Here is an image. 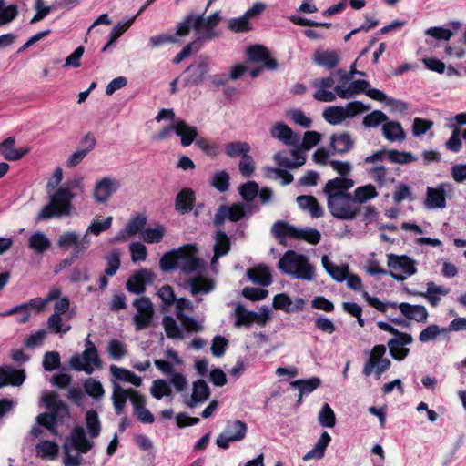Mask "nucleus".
<instances>
[{
    "label": "nucleus",
    "mask_w": 466,
    "mask_h": 466,
    "mask_svg": "<svg viewBox=\"0 0 466 466\" xmlns=\"http://www.w3.org/2000/svg\"><path fill=\"white\" fill-rule=\"evenodd\" d=\"M86 190L83 176H76L59 187L49 198V202L44 206L38 215L37 220H48L52 218L69 216L72 212V200L77 194H84Z\"/></svg>",
    "instance_id": "obj_1"
},
{
    "label": "nucleus",
    "mask_w": 466,
    "mask_h": 466,
    "mask_svg": "<svg viewBox=\"0 0 466 466\" xmlns=\"http://www.w3.org/2000/svg\"><path fill=\"white\" fill-rule=\"evenodd\" d=\"M353 179L350 177H336L329 180L323 193L327 197V206L330 214L340 219H351L360 211L350 194L347 191L354 187Z\"/></svg>",
    "instance_id": "obj_2"
},
{
    "label": "nucleus",
    "mask_w": 466,
    "mask_h": 466,
    "mask_svg": "<svg viewBox=\"0 0 466 466\" xmlns=\"http://www.w3.org/2000/svg\"><path fill=\"white\" fill-rule=\"evenodd\" d=\"M219 12L204 17L202 15H196L189 14L181 21L177 26L176 35L177 36H186L188 35L190 28H193L197 35L198 44L201 46V42L205 40H211L217 36L215 27L220 22Z\"/></svg>",
    "instance_id": "obj_3"
},
{
    "label": "nucleus",
    "mask_w": 466,
    "mask_h": 466,
    "mask_svg": "<svg viewBox=\"0 0 466 466\" xmlns=\"http://www.w3.org/2000/svg\"><path fill=\"white\" fill-rule=\"evenodd\" d=\"M279 269L286 275L298 279L312 281L316 278V268L305 255L288 250L278 264Z\"/></svg>",
    "instance_id": "obj_4"
},
{
    "label": "nucleus",
    "mask_w": 466,
    "mask_h": 466,
    "mask_svg": "<svg viewBox=\"0 0 466 466\" xmlns=\"http://www.w3.org/2000/svg\"><path fill=\"white\" fill-rule=\"evenodd\" d=\"M41 400L45 403L49 413H41L36 417L37 424L46 427L56 435V425L69 418V410L66 403L59 400L55 392H46Z\"/></svg>",
    "instance_id": "obj_5"
},
{
    "label": "nucleus",
    "mask_w": 466,
    "mask_h": 466,
    "mask_svg": "<svg viewBox=\"0 0 466 466\" xmlns=\"http://www.w3.org/2000/svg\"><path fill=\"white\" fill-rule=\"evenodd\" d=\"M271 231L277 238L289 237L296 239H304L312 245L318 244L321 238L320 232L316 228H298L281 220L273 224Z\"/></svg>",
    "instance_id": "obj_6"
},
{
    "label": "nucleus",
    "mask_w": 466,
    "mask_h": 466,
    "mask_svg": "<svg viewBox=\"0 0 466 466\" xmlns=\"http://www.w3.org/2000/svg\"><path fill=\"white\" fill-rule=\"evenodd\" d=\"M385 354L386 347L384 345H376L370 351H366L367 359L363 366V374L370 376L374 373L379 379L390 366V361L385 357Z\"/></svg>",
    "instance_id": "obj_7"
},
{
    "label": "nucleus",
    "mask_w": 466,
    "mask_h": 466,
    "mask_svg": "<svg viewBox=\"0 0 466 466\" xmlns=\"http://www.w3.org/2000/svg\"><path fill=\"white\" fill-rule=\"evenodd\" d=\"M136 312L132 318L136 330L148 329L153 321L155 313L154 306L150 299L146 297H140L133 301Z\"/></svg>",
    "instance_id": "obj_8"
},
{
    "label": "nucleus",
    "mask_w": 466,
    "mask_h": 466,
    "mask_svg": "<svg viewBox=\"0 0 466 466\" xmlns=\"http://www.w3.org/2000/svg\"><path fill=\"white\" fill-rule=\"evenodd\" d=\"M90 238L83 235L82 237L76 231H66L62 233L57 239V246L60 248H73L72 257L76 258L84 254L90 247Z\"/></svg>",
    "instance_id": "obj_9"
},
{
    "label": "nucleus",
    "mask_w": 466,
    "mask_h": 466,
    "mask_svg": "<svg viewBox=\"0 0 466 466\" xmlns=\"http://www.w3.org/2000/svg\"><path fill=\"white\" fill-rule=\"evenodd\" d=\"M71 369L92 374L96 370L102 368V360L98 351L84 350L82 354H74L69 360Z\"/></svg>",
    "instance_id": "obj_10"
},
{
    "label": "nucleus",
    "mask_w": 466,
    "mask_h": 466,
    "mask_svg": "<svg viewBox=\"0 0 466 466\" xmlns=\"http://www.w3.org/2000/svg\"><path fill=\"white\" fill-rule=\"evenodd\" d=\"M378 327L385 331L394 334V338L388 342V347L393 358L402 360L407 355L408 335L406 333L399 332L390 324L380 321Z\"/></svg>",
    "instance_id": "obj_11"
},
{
    "label": "nucleus",
    "mask_w": 466,
    "mask_h": 466,
    "mask_svg": "<svg viewBox=\"0 0 466 466\" xmlns=\"http://www.w3.org/2000/svg\"><path fill=\"white\" fill-rule=\"evenodd\" d=\"M119 187L120 182L117 179L103 177L95 182L92 197L96 203L106 204Z\"/></svg>",
    "instance_id": "obj_12"
},
{
    "label": "nucleus",
    "mask_w": 466,
    "mask_h": 466,
    "mask_svg": "<svg viewBox=\"0 0 466 466\" xmlns=\"http://www.w3.org/2000/svg\"><path fill=\"white\" fill-rule=\"evenodd\" d=\"M176 317L180 321L183 328L188 332H199L203 329V325L194 318L184 314V310L192 311L193 303L186 298H179L175 301Z\"/></svg>",
    "instance_id": "obj_13"
},
{
    "label": "nucleus",
    "mask_w": 466,
    "mask_h": 466,
    "mask_svg": "<svg viewBox=\"0 0 466 466\" xmlns=\"http://www.w3.org/2000/svg\"><path fill=\"white\" fill-rule=\"evenodd\" d=\"M311 86L315 89L313 93V98L319 102H333L338 96V93L335 89V79L333 76H329L326 77H320L315 79Z\"/></svg>",
    "instance_id": "obj_14"
},
{
    "label": "nucleus",
    "mask_w": 466,
    "mask_h": 466,
    "mask_svg": "<svg viewBox=\"0 0 466 466\" xmlns=\"http://www.w3.org/2000/svg\"><path fill=\"white\" fill-rule=\"evenodd\" d=\"M178 269L184 273H192L200 270L204 265L197 258V248L194 245H186L178 248Z\"/></svg>",
    "instance_id": "obj_15"
},
{
    "label": "nucleus",
    "mask_w": 466,
    "mask_h": 466,
    "mask_svg": "<svg viewBox=\"0 0 466 466\" xmlns=\"http://www.w3.org/2000/svg\"><path fill=\"white\" fill-rule=\"evenodd\" d=\"M210 70L209 60L207 56H199L198 60L186 69V86L201 85Z\"/></svg>",
    "instance_id": "obj_16"
},
{
    "label": "nucleus",
    "mask_w": 466,
    "mask_h": 466,
    "mask_svg": "<svg viewBox=\"0 0 466 466\" xmlns=\"http://www.w3.org/2000/svg\"><path fill=\"white\" fill-rule=\"evenodd\" d=\"M358 111L356 103H349L344 106H329L323 113V118L330 125H339L346 118L355 116Z\"/></svg>",
    "instance_id": "obj_17"
},
{
    "label": "nucleus",
    "mask_w": 466,
    "mask_h": 466,
    "mask_svg": "<svg viewBox=\"0 0 466 466\" xmlns=\"http://www.w3.org/2000/svg\"><path fill=\"white\" fill-rule=\"evenodd\" d=\"M246 208L247 206L242 203H237L231 206L221 205L215 214L214 224L220 226L224 223L226 218L233 222L240 220L246 215Z\"/></svg>",
    "instance_id": "obj_18"
},
{
    "label": "nucleus",
    "mask_w": 466,
    "mask_h": 466,
    "mask_svg": "<svg viewBox=\"0 0 466 466\" xmlns=\"http://www.w3.org/2000/svg\"><path fill=\"white\" fill-rule=\"evenodd\" d=\"M271 137L281 141L286 146H298L299 136L284 122H276L269 128Z\"/></svg>",
    "instance_id": "obj_19"
},
{
    "label": "nucleus",
    "mask_w": 466,
    "mask_h": 466,
    "mask_svg": "<svg viewBox=\"0 0 466 466\" xmlns=\"http://www.w3.org/2000/svg\"><path fill=\"white\" fill-rule=\"evenodd\" d=\"M64 445H68V449L74 448L79 453H87L94 443L87 440L85 431L82 427L76 426L73 429L70 436L66 438Z\"/></svg>",
    "instance_id": "obj_20"
},
{
    "label": "nucleus",
    "mask_w": 466,
    "mask_h": 466,
    "mask_svg": "<svg viewBox=\"0 0 466 466\" xmlns=\"http://www.w3.org/2000/svg\"><path fill=\"white\" fill-rule=\"evenodd\" d=\"M155 275L148 269L143 268L137 271L127 281V289L133 293L141 294L145 291L146 286L152 284Z\"/></svg>",
    "instance_id": "obj_21"
},
{
    "label": "nucleus",
    "mask_w": 466,
    "mask_h": 466,
    "mask_svg": "<svg viewBox=\"0 0 466 466\" xmlns=\"http://www.w3.org/2000/svg\"><path fill=\"white\" fill-rule=\"evenodd\" d=\"M131 403L133 405L134 414L137 420L145 424H151L155 420L154 415L146 407V397L139 392L131 393Z\"/></svg>",
    "instance_id": "obj_22"
},
{
    "label": "nucleus",
    "mask_w": 466,
    "mask_h": 466,
    "mask_svg": "<svg viewBox=\"0 0 466 466\" xmlns=\"http://www.w3.org/2000/svg\"><path fill=\"white\" fill-rule=\"evenodd\" d=\"M388 267L390 275L395 279L403 280L408 274V257L397 256L394 254L388 255Z\"/></svg>",
    "instance_id": "obj_23"
},
{
    "label": "nucleus",
    "mask_w": 466,
    "mask_h": 466,
    "mask_svg": "<svg viewBox=\"0 0 466 466\" xmlns=\"http://www.w3.org/2000/svg\"><path fill=\"white\" fill-rule=\"evenodd\" d=\"M15 138L9 137L0 143V154L8 161H17L30 151L28 147L15 148Z\"/></svg>",
    "instance_id": "obj_24"
},
{
    "label": "nucleus",
    "mask_w": 466,
    "mask_h": 466,
    "mask_svg": "<svg viewBox=\"0 0 466 466\" xmlns=\"http://www.w3.org/2000/svg\"><path fill=\"white\" fill-rule=\"evenodd\" d=\"M25 379V371L15 370L10 366L0 367V388L7 385L20 386Z\"/></svg>",
    "instance_id": "obj_25"
},
{
    "label": "nucleus",
    "mask_w": 466,
    "mask_h": 466,
    "mask_svg": "<svg viewBox=\"0 0 466 466\" xmlns=\"http://www.w3.org/2000/svg\"><path fill=\"white\" fill-rule=\"evenodd\" d=\"M321 264L326 272L337 282H343L350 271L348 264L337 265L333 263L328 255H323Z\"/></svg>",
    "instance_id": "obj_26"
},
{
    "label": "nucleus",
    "mask_w": 466,
    "mask_h": 466,
    "mask_svg": "<svg viewBox=\"0 0 466 466\" xmlns=\"http://www.w3.org/2000/svg\"><path fill=\"white\" fill-rule=\"evenodd\" d=\"M425 205L430 209L446 207V192L442 185L437 187H427Z\"/></svg>",
    "instance_id": "obj_27"
},
{
    "label": "nucleus",
    "mask_w": 466,
    "mask_h": 466,
    "mask_svg": "<svg viewBox=\"0 0 466 466\" xmlns=\"http://www.w3.org/2000/svg\"><path fill=\"white\" fill-rule=\"evenodd\" d=\"M146 224H147L146 217H144L142 215L136 216L135 218H133L127 223L125 229L122 232L118 233L115 237V240L116 241L126 240L127 236L131 237L137 233L141 234V231L144 230Z\"/></svg>",
    "instance_id": "obj_28"
},
{
    "label": "nucleus",
    "mask_w": 466,
    "mask_h": 466,
    "mask_svg": "<svg viewBox=\"0 0 466 466\" xmlns=\"http://www.w3.org/2000/svg\"><path fill=\"white\" fill-rule=\"evenodd\" d=\"M370 86V83L366 80H356L351 82L348 86H337L335 89L339 97L349 99L359 92H364L366 94Z\"/></svg>",
    "instance_id": "obj_29"
},
{
    "label": "nucleus",
    "mask_w": 466,
    "mask_h": 466,
    "mask_svg": "<svg viewBox=\"0 0 466 466\" xmlns=\"http://www.w3.org/2000/svg\"><path fill=\"white\" fill-rule=\"evenodd\" d=\"M210 395L209 388L203 380H198L193 383V389L190 398L186 400L188 407H194L208 399Z\"/></svg>",
    "instance_id": "obj_30"
},
{
    "label": "nucleus",
    "mask_w": 466,
    "mask_h": 466,
    "mask_svg": "<svg viewBox=\"0 0 466 466\" xmlns=\"http://www.w3.org/2000/svg\"><path fill=\"white\" fill-rule=\"evenodd\" d=\"M190 294L197 297L199 294H208L215 288V283L212 279L204 277H195L187 281Z\"/></svg>",
    "instance_id": "obj_31"
},
{
    "label": "nucleus",
    "mask_w": 466,
    "mask_h": 466,
    "mask_svg": "<svg viewBox=\"0 0 466 466\" xmlns=\"http://www.w3.org/2000/svg\"><path fill=\"white\" fill-rule=\"evenodd\" d=\"M248 279L258 285L268 287L272 282V276L268 267L265 265H258L247 271Z\"/></svg>",
    "instance_id": "obj_32"
},
{
    "label": "nucleus",
    "mask_w": 466,
    "mask_h": 466,
    "mask_svg": "<svg viewBox=\"0 0 466 466\" xmlns=\"http://www.w3.org/2000/svg\"><path fill=\"white\" fill-rule=\"evenodd\" d=\"M137 392L133 389H124L119 384H114L112 400L116 414H121L125 409L127 400H131V393Z\"/></svg>",
    "instance_id": "obj_33"
},
{
    "label": "nucleus",
    "mask_w": 466,
    "mask_h": 466,
    "mask_svg": "<svg viewBox=\"0 0 466 466\" xmlns=\"http://www.w3.org/2000/svg\"><path fill=\"white\" fill-rule=\"evenodd\" d=\"M330 441V435L327 431L322 432L314 447L303 456V461H308L314 459H322Z\"/></svg>",
    "instance_id": "obj_34"
},
{
    "label": "nucleus",
    "mask_w": 466,
    "mask_h": 466,
    "mask_svg": "<svg viewBox=\"0 0 466 466\" xmlns=\"http://www.w3.org/2000/svg\"><path fill=\"white\" fill-rule=\"evenodd\" d=\"M296 200L299 208L308 211L312 218L323 216V208L314 197L303 195L299 196Z\"/></svg>",
    "instance_id": "obj_35"
},
{
    "label": "nucleus",
    "mask_w": 466,
    "mask_h": 466,
    "mask_svg": "<svg viewBox=\"0 0 466 466\" xmlns=\"http://www.w3.org/2000/svg\"><path fill=\"white\" fill-rule=\"evenodd\" d=\"M59 296V287L54 286L48 291L45 299L35 298L30 299L28 302L23 303L25 306V309H35L37 312H42L46 308L47 304L53 301Z\"/></svg>",
    "instance_id": "obj_36"
},
{
    "label": "nucleus",
    "mask_w": 466,
    "mask_h": 466,
    "mask_svg": "<svg viewBox=\"0 0 466 466\" xmlns=\"http://www.w3.org/2000/svg\"><path fill=\"white\" fill-rule=\"evenodd\" d=\"M59 445L52 441H41L35 445L37 457L44 460H56L59 454Z\"/></svg>",
    "instance_id": "obj_37"
},
{
    "label": "nucleus",
    "mask_w": 466,
    "mask_h": 466,
    "mask_svg": "<svg viewBox=\"0 0 466 466\" xmlns=\"http://www.w3.org/2000/svg\"><path fill=\"white\" fill-rule=\"evenodd\" d=\"M175 133L180 137L181 145L188 147L198 137L197 127L187 125L184 121H178L175 125Z\"/></svg>",
    "instance_id": "obj_38"
},
{
    "label": "nucleus",
    "mask_w": 466,
    "mask_h": 466,
    "mask_svg": "<svg viewBox=\"0 0 466 466\" xmlns=\"http://www.w3.org/2000/svg\"><path fill=\"white\" fill-rule=\"evenodd\" d=\"M330 146L334 152L344 154L350 150L353 140L349 133L341 132L330 137Z\"/></svg>",
    "instance_id": "obj_39"
},
{
    "label": "nucleus",
    "mask_w": 466,
    "mask_h": 466,
    "mask_svg": "<svg viewBox=\"0 0 466 466\" xmlns=\"http://www.w3.org/2000/svg\"><path fill=\"white\" fill-rule=\"evenodd\" d=\"M230 248V240L229 238L223 231H218L215 237V245H214V256L211 259V265L214 266L218 259L226 255Z\"/></svg>",
    "instance_id": "obj_40"
},
{
    "label": "nucleus",
    "mask_w": 466,
    "mask_h": 466,
    "mask_svg": "<svg viewBox=\"0 0 466 466\" xmlns=\"http://www.w3.org/2000/svg\"><path fill=\"white\" fill-rule=\"evenodd\" d=\"M195 194L190 188L182 189L176 198L175 208L179 213L185 214L193 208Z\"/></svg>",
    "instance_id": "obj_41"
},
{
    "label": "nucleus",
    "mask_w": 466,
    "mask_h": 466,
    "mask_svg": "<svg viewBox=\"0 0 466 466\" xmlns=\"http://www.w3.org/2000/svg\"><path fill=\"white\" fill-rule=\"evenodd\" d=\"M291 386L299 390L298 401L300 402L303 395H308L319 388L321 380L318 377H311L309 380H297L292 381Z\"/></svg>",
    "instance_id": "obj_42"
},
{
    "label": "nucleus",
    "mask_w": 466,
    "mask_h": 466,
    "mask_svg": "<svg viewBox=\"0 0 466 466\" xmlns=\"http://www.w3.org/2000/svg\"><path fill=\"white\" fill-rule=\"evenodd\" d=\"M247 431L248 427L245 422L239 420H235L228 421L223 432H225L232 441H239L246 437Z\"/></svg>",
    "instance_id": "obj_43"
},
{
    "label": "nucleus",
    "mask_w": 466,
    "mask_h": 466,
    "mask_svg": "<svg viewBox=\"0 0 466 466\" xmlns=\"http://www.w3.org/2000/svg\"><path fill=\"white\" fill-rule=\"evenodd\" d=\"M109 370L112 376L118 380L129 382L136 387H139L142 383V379L129 370L119 368L116 365H111Z\"/></svg>",
    "instance_id": "obj_44"
},
{
    "label": "nucleus",
    "mask_w": 466,
    "mask_h": 466,
    "mask_svg": "<svg viewBox=\"0 0 466 466\" xmlns=\"http://www.w3.org/2000/svg\"><path fill=\"white\" fill-rule=\"evenodd\" d=\"M368 173L371 179L380 187H386L394 182V178L382 165H376L372 167Z\"/></svg>",
    "instance_id": "obj_45"
},
{
    "label": "nucleus",
    "mask_w": 466,
    "mask_h": 466,
    "mask_svg": "<svg viewBox=\"0 0 466 466\" xmlns=\"http://www.w3.org/2000/svg\"><path fill=\"white\" fill-rule=\"evenodd\" d=\"M339 60V55L334 51H317L313 55V61L327 69L334 68Z\"/></svg>",
    "instance_id": "obj_46"
},
{
    "label": "nucleus",
    "mask_w": 466,
    "mask_h": 466,
    "mask_svg": "<svg viewBox=\"0 0 466 466\" xmlns=\"http://www.w3.org/2000/svg\"><path fill=\"white\" fill-rule=\"evenodd\" d=\"M162 325L167 338L171 339H183L185 338L183 329L173 317L168 315L164 316Z\"/></svg>",
    "instance_id": "obj_47"
},
{
    "label": "nucleus",
    "mask_w": 466,
    "mask_h": 466,
    "mask_svg": "<svg viewBox=\"0 0 466 466\" xmlns=\"http://www.w3.org/2000/svg\"><path fill=\"white\" fill-rule=\"evenodd\" d=\"M29 248L35 253H43L51 246V241L42 231L34 232L28 239Z\"/></svg>",
    "instance_id": "obj_48"
},
{
    "label": "nucleus",
    "mask_w": 466,
    "mask_h": 466,
    "mask_svg": "<svg viewBox=\"0 0 466 466\" xmlns=\"http://www.w3.org/2000/svg\"><path fill=\"white\" fill-rule=\"evenodd\" d=\"M255 311L248 310L241 304H237L235 308V327L249 326L256 323Z\"/></svg>",
    "instance_id": "obj_49"
},
{
    "label": "nucleus",
    "mask_w": 466,
    "mask_h": 466,
    "mask_svg": "<svg viewBox=\"0 0 466 466\" xmlns=\"http://www.w3.org/2000/svg\"><path fill=\"white\" fill-rule=\"evenodd\" d=\"M384 137L390 141L402 140L405 138V132L402 127L395 121L386 122L382 127Z\"/></svg>",
    "instance_id": "obj_50"
},
{
    "label": "nucleus",
    "mask_w": 466,
    "mask_h": 466,
    "mask_svg": "<svg viewBox=\"0 0 466 466\" xmlns=\"http://www.w3.org/2000/svg\"><path fill=\"white\" fill-rule=\"evenodd\" d=\"M113 217L108 216L104 220L93 219L85 231V236L89 238L90 235L99 236L102 232L106 231L112 226Z\"/></svg>",
    "instance_id": "obj_51"
},
{
    "label": "nucleus",
    "mask_w": 466,
    "mask_h": 466,
    "mask_svg": "<svg viewBox=\"0 0 466 466\" xmlns=\"http://www.w3.org/2000/svg\"><path fill=\"white\" fill-rule=\"evenodd\" d=\"M378 196L375 187L371 184L361 186L354 190L353 200L355 204H362Z\"/></svg>",
    "instance_id": "obj_52"
},
{
    "label": "nucleus",
    "mask_w": 466,
    "mask_h": 466,
    "mask_svg": "<svg viewBox=\"0 0 466 466\" xmlns=\"http://www.w3.org/2000/svg\"><path fill=\"white\" fill-rule=\"evenodd\" d=\"M166 232V228L162 225H156L155 227H150L145 228L141 231L140 238L146 243H159Z\"/></svg>",
    "instance_id": "obj_53"
},
{
    "label": "nucleus",
    "mask_w": 466,
    "mask_h": 466,
    "mask_svg": "<svg viewBox=\"0 0 466 466\" xmlns=\"http://www.w3.org/2000/svg\"><path fill=\"white\" fill-rule=\"evenodd\" d=\"M17 5H7L5 0H0V25L13 22L18 15Z\"/></svg>",
    "instance_id": "obj_54"
},
{
    "label": "nucleus",
    "mask_w": 466,
    "mask_h": 466,
    "mask_svg": "<svg viewBox=\"0 0 466 466\" xmlns=\"http://www.w3.org/2000/svg\"><path fill=\"white\" fill-rule=\"evenodd\" d=\"M250 145L244 141L229 142L225 146V152L228 157L247 156L250 151Z\"/></svg>",
    "instance_id": "obj_55"
},
{
    "label": "nucleus",
    "mask_w": 466,
    "mask_h": 466,
    "mask_svg": "<svg viewBox=\"0 0 466 466\" xmlns=\"http://www.w3.org/2000/svg\"><path fill=\"white\" fill-rule=\"evenodd\" d=\"M48 329L56 334H66L71 329V326L65 323L61 314L53 313L47 319Z\"/></svg>",
    "instance_id": "obj_56"
},
{
    "label": "nucleus",
    "mask_w": 466,
    "mask_h": 466,
    "mask_svg": "<svg viewBox=\"0 0 466 466\" xmlns=\"http://www.w3.org/2000/svg\"><path fill=\"white\" fill-rule=\"evenodd\" d=\"M319 423L325 428H333L336 424V415L332 408L325 403L318 415Z\"/></svg>",
    "instance_id": "obj_57"
},
{
    "label": "nucleus",
    "mask_w": 466,
    "mask_h": 466,
    "mask_svg": "<svg viewBox=\"0 0 466 466\" xmlns=\"http://www.w3.org/2000/svg\"><path fill=\"white\" fill-rule=\"evenodd\" d=\"M86 425L91 438H96L101 431L98 414L95 410H88L86 414Z\"/></svg>",
    "instance_id": "obj_58"
},
{
    "label": "nucleus",
    "mask_w": 466,
    "mask_h": 466,
    "mask_svg": "<svg viewBox=\"0 0 466 466\" xmlns=\"http://www.w3.org/2000/svg\"><path fill=\"white\" fill-rule=\"evenodd\" d=\"M33 8L35 14L30 19L31 24H35L45 19L53 10L44 0H34Z\"/></svg>",
    "instance_id": "obj_59"
},
{
    "label": "nucleus",
    "mask_w": 466,
    "mask_h": 466,
    "mask_svg": "<svg viewBox=\"0 0 466 466\" xmlns=\"http://www.w3.org/2000/svg\"><path fill=\"white\" fill-rule=\"evenodd\" d=\"M150 393L155 399L161 400L163 397H170L172 391L166 380H156L152 382Z\"/></svg>",
    "instance_id": "obj_60"
},
{
    "label": "nucleus",
    "mask_w": 466,
    "mask_h": 466,
    "mask_svg": "<svg viewBox=\"0 0 466 466\" xmlns=\"http://www.w3.org/2000/svg\"><path fill=\"white\" fill-rule=\"evenodd\" d=\"M178 249L166 253L159 261L160 268L164 272L178 269Z\"/></svg>",
    "instance_id": "obj_61"
},
{
    "label": "nucleus",
    "mask_w": 466,
    "mask_h": 466,
    "mask_svg": "<svg viewBox=\"0 0 466 466\" xmlns=\"http://www.w3.org/2000/svg\"><path fill=\"white\" fill-rule=\"evenodd\" d=\"M229 178V175L227 171H218L213 174L210 184L219 192H225L228 189Z\"/></svg>",
    "instance_id": "obj_62"
},
{
    "label": "nucleus",
    "mask_w": 466,
    "mask_h": 466,
    "mask_svg": "<svg viewBox=\"0 0 466 466\" xmlns=\"http://www.w3.org/2000/svg\"><path fill=\"white\" fill-rule=\"evenodd\" d=\"M106 267L105 268V274L106 276H114L120 267V254L116 249L111 250L106 256Z\"/></svg>",
    "instance_id": "obj_63"
},
{
    "label": "nucleus",
    "mask_w": 466,
    "mask_h": 466,
    "mask_svg": "<svg viewBox=\"0 0 466 466\" xmlns=\"http://www.w3.org/2000/svg\"><path fill=\"white\" fill-rule=\"evenodd\" d=\"M84 389L89 396L95 399H100L105 394L101 382L94 378H88L85 380Z\"/></svg>",
    "instance_id": "obj_64"
}]
</instances>
